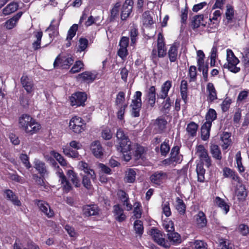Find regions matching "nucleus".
<instances>
[{
    "label": "nucleus",
    "instance_id": "nucleus-1",
    "mask_svg": "<svg viewBox=\"0 0 249 249\" xmlns=\"http://www.w3.org/2000/svg\"><path fill=\"white\" fill-rule=\"evenodd\" d=\"M20 127L26 133L33 134L36 133L41 128L40 124L31 116L23 114L19 118Z\"/></svg>",
    "mask_w": 249,
    "mask_h": 249
},
{
    "label": "nucleus",
    "instance_id": "nucleus-2",
    "mask_svg": "<svg viewBox=\"0 0 249 249\" xmlns=\"http://www.w3.org/2000/svg\"><path fill=\"white\" fill-rule=\"evenodd\" d=\"M226 52L227 62L224 64L223 68L234 73L239 72L241 70L240 68L237 66L240 62L239 59L234 55L231 50L228 49Z\"/></svg>",
    "mask_w": 249,
    "mask_h": 249
},
{
    "label": "nucleus",
    "instance_id": "nucleus-3",
    "mask_svg": "<svg viewBox=\"0 0 249 249\" xmlns=\"http://www.w3.org/2000/svg\"><path fill=\"white\" fill-rule=\"evenodd\" d=\"M157 49L154 48L151 52V59L153 62L156 63L157 58L164 57L166 54V49L164 42V39L161 34L159 33L158 36Z\"/></svg>",
    "mask_w": 249,
    "mask_h": 249
},
{
    "label": "nucleus",
    "instance_id": "nucleus-4",
    "mask_svg": "<svg viewBox=\"0 0 249 249\" xmlns=\"http://www.w3.org/2000/svg\"><path fill=\"white\" fill-rule=\"evenodd\" d=\"M149 234L159 245L166 249L170 247V243L165 239V234L159 229L152 228L149 231Z\"/></svg>",
    "mask_w": 249,
    "mask_h": 249
},
{
    "label": "nucleus",
    "instance_id": "nucleus-5",
    "mask_svg": "<svg viewBox=\"0 0 249 249\" xmlns=\"http://www.w3.org/2000/svg\"><path fill=\"white\" fill-rule=\"evenodd\" d=\"M131 142L130 140H122L117 145V150L121 152L124 156V160L128 161L131 159Z\"/></svg>",
    "mask_w": 249,
    "mask_h": 249
},
{
    "label": "nucleus",
    "instance_id": "nucleus-6",
    "mask_svg": "<svg viewBox=\"0 0 249 249\" xmlns=\"http://www.w3.org/2000/svg\"><path fill=\"white\" fill-rule=\"evenodd\" d=\"M69 127L74 133L79 134L85 130L86 124L81 118L74 116L70 120Z\"/></svg>",
    "mask_w": 249,
    "mask_h": 249
},
{
    "label": "nucleus",
    "instance_id": "nucleus-7",
    "mask_svg": "<svg viewBox=\"0 0 249 249\" xmlns=\"http://www.w3.org/2000/svg\"><path fill=\"white\" fill-rule=\"evenodd\" d=\"M87 94L83 92H77L71 95L70 98L71 105L72 106H83L87 100Z\"/></svg>",
    "mask_w": 249,
    "mask_h": 249
},
{
    "label": "nucleus",
    "instance_id": "nucleus-8",
    "mask_svg": "<svg viewBox=\"0 0 249 249\" xmlns=\"http://www.w3.org/2000/svg\"><path fill=\"white\" fill-rule=\"evenodd\" d=\"M73 62L74 59L71 56H68L60 57V55H58L53 63V67L54 68H56L60 65L62 69H68L73 64Z\"/></svg>",
    "mask_w": 249,
    "mask_h": 249
},
{
    "label": "nucleus",
    "instance_id": "nucleus-9",
    "mask_svg": "<svg viewBox=\"0 0 249 249\" xmlns=\"http://www.w3.org/2000/svg\"><path fill=\"white\" fill-rule=\"evenodd\" d=\"M150 178L153 183L160 185L167 179L168 174L162 171H158L153 173Z\"/></svg>",
    "mask_w": 249,
    "mask_h": 249
},
{
    "label": "nucleus",
    "instance_id": "nucleus-10",
    "mask_svg": "<svg viewBox=\"0 0 249 249\" xmlns=\"http://www.w3.org/2000/svg\"><path fill=\"white\" fill-rule=\"evenodd\" d=\"M133 1L132 0H126L123 5L121 13V18L124 20L130 16L132 12Z\"/></svg>",
    "mask_w": 249,
    "mask_h": 249
},
{
    "label": "nucleus",
    "instance_id": "nucleus-11",
    "mask_svg": "<svg viewBox=\"0 0 249 249\" xmlns=\"http://www.w3.org/2000/svg\"><path fill=\"white\" fill-rule=\"evenodd\" d=\"M37 205L39 210L48 218H51L54 215V212L48 203L43 201L38 200Z\"/></svg>",
    "mask_w": 249,
    "mask_h": 249
},
{
    "label": "nucleus",
    "instance_id": "nucleus-12",
    "mask_svg": "<svg viewBox=\"0 0 249 249\" xmlns=\"http://www.w3.org/2000/svg\"><path fill=\"white\" fill-rule=\"evenodd\" d=\"M113 213L115 219L119 222H122L126 219V215L124 209L120 205L116 204L113 206Z\"/></svg>",
    "mask_w": 249,
    "mask_h": 249
},
{
    "label": "nucleus",
    "instance_id": "nucleus-13",
    "mask_svg": "<svg viewBox=\"0 0 249 249\" xmlns=\"http://www.w3.org/2000/svg\"><path fill=\"white\" fill-rule=\"evenodd\" d=\"M167 121L161 117L157 118L154 122V130L157 133H161L166 128Z\"/></svg>",
    "mask_w": 249,
    "mask_h": 249
},
{
    "label": "nucleus",
    "instance_id": "nucleus-14",
    "mask_svg": "<svg viewBox=\"0 0 249 249\" xmlns=\"http://www.w3.org/2000/svg\"><path fill=\"white\" fill-rule=\"evenodd\" d=\"M22 14V12H18L4 23V27L8 30H11L15 27Z\"/></svg>",
    "mask_w": 249,
    "mask_h": 249
},
{
    "label": "nucleus",
    "instance_id": "nucleus-15",
    "mask_svg": "<svg viewBox=\"0 0 249 249\" xmlns=\"http://www.w3.org/2000/svg\"><path fill=\"white\" fill-rule=\"evenodd\" d=\"M20 81L22 87L27 93H31L34 90L33 82L27 75H22Z\"/></svg>",
    "mask_w": 249,
    "mask_h": 249
},
{
    "label": "nucleus",
    "instance_id": "nucleus-16",
    "mask_svg": "<svg viewBox=\"0 0 249 249\" xmlns=\"http://www.w3.org/2000/svg\"><path fill=\"white\" fill-rule=\"evenodd\" d=\"M117 196L123 205L126 206V210L130 211L132 209V206L129 202L128 195L126 192L120 190L117 192Z\"/></svg>",
    "mask_w": 249,
    "mask_h": 249
},
{
    "label": "nucleus",
    "instance_id": "nucleus-17",
    "mask_svg": "<svg viewBox=\"0 0 249 249\" xmlns=\"http://www.w3.org/2000/svg\"><path fill=\"white\" fill-rule=\"evenodd\" d=\"M91 150L93 154L97 158H100L103 155L104 149L99 141H94L91 143Z\"/></svg>",
    "mask_w": 249,
    "mask_h": 249
},
{
    "label": "nucleus",
    "instance_id": "nucleus-18",
    "mask_svg": "<svg viewBox=\"0 0 249 249\" xmlns=\"http://www.w3.org/2000/svg\"><path fill=\"white\" fill-rule=\"evenodd\" d=\"M97 77V73L95 72L86 71L80 74H79L77 77L82 79L83 81L88 82H93Z\"/></svg>",
    "mask_w": 249,
    "mask_h": 249
},
{
    "label": "nucleus",
    "instance_id": "nucleus-19",
    "mask_svg": "<svg viewBox=\"0 0 249 249\" xmlns=\"http://www.w3.org/2000/svg\"><path fill=\"white\" fill-rule=\"evenodd\" d=\"M206 90L208 92L207 99L208 101L213 102L217 99V91L212 83L209 82L207 84Z\"/></svg>",
    "mask_w": 249,
    "mask_h": 249
},
{
    "label": "nucleus",
    "instance_id": "nucleus-20",
    "mask_svg": "<svg viewBox=\"0 0 249 249\" xmlns=\"http://www.w3.org/2000/svg\"><path fill=\"white\" fill-rule=\"evenodd\" d=\"M34 167L42 177L48 174V171L45 163L42 161L35 159L34 161Z\"/></svg>",
    "mask_w": 249,
    "mask_h": 249
},
{
    "label": "nucleus",
    "instance_id": "nucleus-21",
    "mask_svg": "<svg viewBox=\"0 0 249 249\" xmlns=\"http://www.w3.org/2000/svg\"><path fill=\"white\" fill-rule=\"evenodd\" d=\"M195 217L196 224L198 228H202L206 226L207 220L205 213L202 211H199L196 215Z\"/></svg>",
    "mask_w": 249,
    "mask_h": 249
},
{
    "label": "nucleus",
    "instance_id": "nucleus-22",
    "mask_svg": "<svg viewBox=\"0 0 249 249\" xmlns=\"http://www.w3.org/2000/svg\"><path fill=\"white\" fill-rule=\"evenodd\" d=\"M83 213L87 216L97 215L99 213L98 207L96 205H86L83 209Z\"/></svg>",
    "mask_w": 249,
    "mask_h": 249
},
{
    "label": "nucleus",
    "instance_id": "nucleus-23",
    "mask_svg": "<svg viewBox=\"0 0 249 249\" xmlns=\"http://www.w3.org/2000/svg\"><path fill=\"white\" fill-rule=\"evenodd\" d=\"M170 158L176 164L181 162L182 160V157L179 154V148L178 146H174L172 148Z\"/></svg>",
    "mask_w": 249,
    "mask_h": 249
},
{
    "label": "nucleus",
    "instance_id": "nucleus-24",
    "mask_svg": "<svg viewBox=\"0 0 249 249\" xmlns=\"http://www.w3.org/2000/svg\"><path fill=\"white\" fill-rule=\"evenodd\" d=\"M214 204L226 214L230 210V206L224 201V200L219 196H216L214 201Z\"/></svg>",
    "mask_w": 249,
    "mask_h": 249
},
{
    "label": "nucleus",
    "instance_id": "nucleus-25",
    "mask_svg": "<svg viewBox=\"0 0 249 249\" xmlns=\"http://www.w3.org/2000/svg\"><path fill=\"white\" fill-rule=\"evenodd\" d=\"M4 193L7 199L10 200L14 205L18 206L21 205V202L12 190L9 189L5 190L4 191Z\"/></svg>",
    "mask_w": 249,
    "mask_h": 249
},
{
    "label": "nucleus",
    "instance_id": "nucleus-26",
    "mask_svg": "<svg viewBox=\"0 0 249 249\" xmlns=\"http://www.w3.org/2000/svg\"><path fill=\"white\" fill-rule=\"evenodd\" d=\"M234 15V10L233 8L230 5H227L226 11L225 13L226 18L227 19L226 24L227 25H228L230 28H231L232 27L231 23L232 22Z\"/></svg>",
    "mask_w": 249,
    "mask_h": 249
},
{
    "label": "nucleus",
    "instance_id": "nucleus-27",
    "mask_svg": "<svg viewBox=\"0 0 249 249\" xmlns=\"http://www.w3.org/2000/svg\"><path fill=\"white\" fill-rule=\"evenodd\" d=\"M78 167L80 170L83 171L88 176H90L92 179L94 180L96 176L94 171L89 167L87 163L82 161H80L78 163Z\"/></svg>",
    "mask_w": 249,
    "mask_h": 249
},
{
    "label": "nucleus",
    "instance_id": "nucleus-28",
    "mask_svg": "<svg viewBox=\"0 0 249 249\" xmlns=\"http://www.w3.org/2000/svg\"><path fill=\"white\" fill-rule=\"evenodd\" d=\"M142 93L141 91H137L135 92L134 99L132 100L131 106L132 109H141L142 107L141 96Z\"/></svg>",
    "mask_w": 249,
    "mask_h": 249
},
{
    "label": "nucleus",
    "instance_id": "nucleus-29",
    "mask_svg": "<svg viewBox=\"0 0 249 249\" xmlns=\"http://www.w3.org/2000/svg\"><path fill=\"white\" fill-rule=\"evenodd\" d=\"M180 91L181 98L186 104L188 100V83L187 81L182 80L181 81Z\"/></svg>",
    "mask_w": 249,
    "mask_h": 249
},
{
    "label": "nucleus",
    "instance_id": "nucleus-30",
    "mask_svg": "<svg viewBox=\"0 0 249 249\" xmlns=\"http://www.w3.org/2000/svg\"><path fill=\"white\" fill-rule=\"evenodd\" d=\"M18 2L14 1L10 2L3 9V14L5 16L10 15L16 11L18 9Z\"/></svg>",
    "mask_w": 249,
    "mask_h": 249
},
{
    "label": "nucleus",
    "instance_id": "nucleus-31",
    "mask_svg": "<svg viewBox=\"0 0 249 249\" xmlns=\"http://www.w3.org/2000/svg\"><path fill=\"white\" fill-rule=\"evenodd\" d=\"M168 239L173 245H178L181 243L182 240L180 235L177 232H172L167 234Z\"/></svg>",
    "mask_w": 249,
    "mask_h": 249
},
{
    "label": "nucleus",
    "instance_id": "nucleus-32",
    "mask_svg": "<svg viewBox=\"0 0 249 249\" xmlns=\"http://www.w3.org/2000/svg\"><path fill=\"white\" fill-rule=\"evenodd\" d=\"M176 45H172L168 52V55L171 62H175L177 60L178 51Z\"/></svg>",
    "mask_w": 249,
    "mask_h": 249
},
{
    "label": "nucleus",
    "instance_id": "nucleus-33",
    "mask_svg": "<svg viewBox=\"0 0 249 249\" xmlns=\"http://www.w3.org/2000/svg\"><path fill=\"white\" fill-rule=\"evenodd\" d=\"M211 126V123H205L201 126V138L203 140L206 141L209 138Z\"/></svg>",
    "mask_w": 249,
    "mask_h": 249
},
{
    "label": "nucleus",
    "instance_id": "nucleus-34",
    "mask_svg": "<svg viewBox=\"0 0 249 249\" xmlns=\"http://www.w3.org/2000/svg\"><path fill=\"white\" fill-rule=\"evenodd\" d=\"M173 101L171 100L169 97H167L165 100H164L161 105L160 111L164 114H167L169 113L172 105L173 104Z\"/></svg>",
    "mask_w": 249,
    "mask_h": 249
},
{
    "label": "nucleus",
    "instance_id": "nucleus-35",
    "mask_svg": "<svg viewBox=\"0 0 249 249\" xmlns=\"http://www.w3.org/2000/svg\"><path fill=\"white\" fill-rule=\"evenodd\" d=\"M148 104L153 107L156 101V89L154 86H151L148 90L147 94Z\"/></svg>",
    "mask_w": 249,
    "mask_h": 249
},
{
    "label": "nucleus",
    "instance_id": "nucleus-36",
    "mask_svg": "<svg viewBox=\"0 0 249 249\" xmlns=\"http://www.w3.org/2000/svg\"><path fill=\"white\" fill-rule=\"evenodd\" d=\"M231 134L228 132H223L221 136V140L222 142L221 144L223 149L225 150L228 148L231 143V139H230Z\"/></svg>",
    "mask_w": 249,
    "mask_h": 249
},
{
    "label": "nucleus",
    "instance_id": "nucleus-37",
    "mask_svg": "<svg viewBox=\"0 0 249 249\" xmlns=\"http://www.w3.org/2000/svg\"><path fill=\"white\" fill-rule=\"evenodd\" d=\"M142 22L145 27H149L154 23L152 17L149 11H145L142 15Z\"/></svg>",
    "mask_w": 249,
    "mask_h": 249
},
{
    "label": "nucleus",
    "instance_id": "nucleus-38",
    "mask_svg": "<svg viewBox=\"0 0 249 249\" xmlns=\"http://www.w3.org/2000/svg\"><path fill=\"white\" fill-rule=\"evenodd\" d=\"M136 172L134 169L129 168L125 172L124 181L128 183H133L136 179Z\"/></svg>",
    "mask_w": 249,
    "mask_h": 249
},
{
    "label": "nucleus",
    "instance_id": "nucleus-39",
    "mask_svg": "<svg viewBox=\"0 0 249 249\" xmlns=\"http://www.w3.org/2000/svg\"><path fill=\"white\" fill-rule=\"evenodd\" d=\"M210 152L213 158L218 160H221V152L217 145L214 144H211L210 146Z\"/></svg>",
    "mask_w": 249,
    "mask_h": 249
},
{
    "label": "nucleus",
    "instance_id": "nucleus-40",
    "mask_svg": "<svg viewBox=\"0 0 249 249\" xmlns=\"http://www.w3.org/2000/svg\"><path fill=\"white\" fill-rule=\"evenodd\" d=\"M198 128V125L194 122H190L187 125L186 131L191 137H195L196 135Z\"/></svg>",
    "mask_w": 249,
    "mask_h": 249
},
{
    "label": "nucleus",
    "instance_id": "nucleus-41",
    "mask_svg": "<svg viewBox=\"0 0 249 249\" xmlns=\"http://www.w3.org/2000/svg\"><path fill=\"white\" fill-rule=\"evenodd\" d=\"M196 171L197 175L198 181L199 182H203L205 179V170L203 168L202 164H197L196 168Z\"/></svg>",
    "mask_w": 249,
    "mask_h": 249
},
{
    "label": "nucleus",
    "instance_id": "nucleus-42",
    "mask_svg": "<svg viewBox=\"0 0 249 249\" xmlns=\"http://www.w3.org/2000/svg\"><path fill=\"white\" fill-rule=\"evenodd\" d=\"M122 5L121 2H116L110 10V19L114 20L119 16L120 7Z\"/></svg>",
    "mask_w": 249,
    "mask_h": 249
},
{
    "label": "nucleus",
    "instance_id": "nucleus-43",
    "mask_svg": "<svg viewBox=\"0 0 249 249\" xmlns=\"http://www.w3.org/2000/svg\"><path fill=\"white\" fill-rule=\"evenodd\" d=\"M176 208L180 214H184L186 211V206L183 201L179 197L176 198Z\"/></svg>",
    "mask_w": 249,
    "mask_h": 249
},
{
    "label": "nucleus",
    "instance_id": "nucleus-44",
    "mask_svg": "<svg viewBox=\"0 0 249 249\" xmlns=\"http://www.w3.org/2000/svg\"><path fill=\"white\" fill-rule=\"evenodd\" d=\"M196 154L199 158L200 160L205 158V156H207V154H208L207 150L201 144L196 146Z\"/></svg>",
    "mask_w": 249,
    "mask_h": 249
},
{
    "label": "nucleus",
    "instance_id": "nucleus-45",
    "mask_svg": "<svg viewBox=\"0 0 249 249\" xmlns=\"http://www.w3.org/2000/svg\"><path fill=\"white\" fill-rule=\"evenodd\" d=\"M68 175L69 179L72 182L73 185L76 187H78L80 186V183L77 174L74 173L72 170H69L68 172Z\"/></svg>",
    "mask_w": 249,
    "mask_h": 249
},
{
    "label": "nucleus",
    "instance_id": "nucleus-46",
    "mask_svg": "<svg viewBox=\"0 0 249 249\" xmlns=\"http://www.w3.org/2000/svg\"><path fill=\"white\" fill-rule=\"evenodd\" d=\"M236 193L238 197V199L240 200H245L247 196L246 190L245 187L243 186H240L237 189Z\"/></svg>",
    "mask_w": 249,
    "mask_h": 249
},
{
    "label": "nucleus",
    "instance_id": "nucleus-47",
    "mask_svg": "<svg viewBox=\"0 0 249 249\" xmlns=\"http://www.w3.org/2000/svg\"><path fill=\"white\" fill-rule=\"evenodd\" d=\"M203 19V15H197L194 17L193 20L192 22V26L193 29L197 28L201 25H204V24L201 23Z\"/></svg>",
    "mask_w": 249,
    "mask_h": 249
},
{
    "label": "nucleus",
    "instance_id": "nucleus-48",
    "mask_svg": "<svg viewBox=\"0 0 249 249\" xmlns=\"http://www.w3.org/2000/svg\"><path fill=\"white\" fill-rule=\"evenodd\" d=\"M50 154L58 161L61 166H65L67 165V161L59 153L54 151H51Z\"/></svg>",
    "mask_w": 249,
    "mask_h": 249
},
{
    "label": "nucleus",
    "instance_id": "nucleus-49",
    "mask_svg": "<svg viewBox=\"0 0 249 249\" xmlns=\"http://www.w3.org/2000/svg\"><path fill=\"white\" fill-rule=\"evenodd\" d=\"M134 228L137 234L140 236L142 234L143 232V226L142 221L136 220L134 223Z\"/></svg>",
    "mask_w": 249,
    "mask_h": 249
},
{
    "label": "nucleus",
    "instance_id": "nucleus-50",
    "mask_svg": "<svg viewBox=\"0 0 249 249\" xmlns=\"http://www.w3.org/2000/svg\"><path fill=\"white\" fill-rule=\"evenodd\" d=\"M217 114L214 109L210 108L208 110L206 115V119L207 121L205 123H210L212 124V122L216 119Z\"/></svg>",
    "mask_w": 249,
    "mask_h": 249
},
{
    "label": "nucleus",
    "instance_id": "nucleus-51",
    "mask_svg": "<svg viewBox=\"0 0 249 249\" xmlns=\"http://www.w3.org/2000/svg\"><path fill=\"white\" fill-rule=\"evenodd\" d=\"M170 146L169 144V140H165V141L161 144L160 153L163 156H166L170 150Z\"/></svg>",
    "mask_w": 249,
    "mask_h": 249
},
{
    "label": "nucleus",
    "instance_id": "nucleus-52",
    "mask_svg": "<svg viewBox=\"0 0 249 249\" xmlns=\"http://www.w3.org/2000/svg\"><path fill=\"white\" fill-rule=\"evenodd\" d=\"M78 25L76 24H74L71 27L68 31L67 39L71 40L75 36L76 33L78 30Z\"/></svg>",
    "mask_w": 249,
    "mask_h": 249
},
{
    "label": "nucleus",
    "instance_id": "nucleus-53",
    "mask_svg": "<svg viewBox=\"0 0 249 249\" xmlns=\"http://www.w3.org/2000/svg\"><path fill=\"white\" fill-rule=\"evenodd\" d=\"M42 35L43 34L42 32H37L36 33L35 36L36 38V40L33 43V47L35 50L40 48Z\"/></svg>",
    "mask_w": 249,
    "mask_h": 249
},
{
    "label": "nucleus",
    "instance_id": "nucleus-54",
    "mask_svg": "<svg viewBox=\"0 0 249 249\" xmlns=\"http://www.w3.org/2000/svg\"><path fill=\"white\" fill-rule=\"evenodd\" d=\"M84 64L83 62L80 60L76 61L73 67L71 69L70 72L72 73H75L79 72L83 69Z\"/></svg>",
    "mask_w": 249,
    "mask_h": 249
},
{
    "label": "nucleus",
    "instance_id": "nucleus-55",
    "mask_svg": "<svg viewBox=\"0 0 249 249\" xmlns=\"http://www.w3.org/2000/svg\"><path fill=\"white\" fill-rule=\"evenodd\" d=\"M144 152V149L143 147L140 145H136V148L134 153V157L136 160L143 158V155Z\"/></svg>",
    "mask_w": 249,
    "mask_h": 249
},
{
    "label": "nucleus",
    "instance_id": "nucleus-56",
    "mask_svg": "<svg viewBox=\"0 0 249 249\" xmlns=\"http://www.w3.org/2000/svg\"><path fill=\"white\" fill-rule=\"evenodd\" d=\"M188 75L190 78L189 81L194 82L196 80V68L194 66H191L189 70Z\"/></svg>",
    "mask_w": 249,
    "mask_h": 249
},
{
    "label": "nucleus",
    "instance_id": "nucleus-57",
    "mask_svg": "<svg viewBox=\"0 0 249 249\" xmlns=\"http://www.w3.org/2000/svg\"><path fill=\"white\" fill-rule=\"evenodd\" d=\"M220 249H234L233 245L231 244L229 240L221 239L220 242Z\"/></svg>",
    "mask_w": 249,
    "mask_h": 249
},
{
    "label": "nucleus",
    "instance_id": "nucleus-58",
    "mask_svg": "<svg viewBox=\"0 0 249 249\" xmlns=\"http://www.w3.org/2000/svg\"><path fill=\"white\" fill-rule=\"evenodd\" d=\"M134 216L136 218H140L142 216V211L141 210V205L139 202H135L134 204Z\"/></svg>",
    "mask_w": 249,
    "mask_h": 249
},
{
    "label": "nucleus",
    "instance_id": "nucleus-59",
    "mask_svg": "<svg viewBox=\"0 0 249 249\" xmlns=\"http://www.w3.org/2000/svg\"><path fill=\"white\" fill-rule=\"evenodd\" d=\"M236 160L237 166L238 168L239 171L240 173L244 172L245 171V168L242 163V158L240 151L238 152L236 154Z\"/></svg>",
    "mask_w": 249,
    "mask_h": 249
},
{
    "label": "nucleus",
    "instance_id": "nucleus-60",
    "mask_svg": "<svg viewBox=\"0 0 249 249\" xmlns=\"http://www.w3.org/2000/svg\"><path fill=\"white\" fill-rule=\"evenodd\" d=\"M63 152L66 156L69 157L75 158L78 156V153L76 151L72 150L68 147L63 148Z\"/></svg>",
    "mask_w": 249,
    "mask_h": 249
},
{
    "label": "nucleus",
    "instance_id": "nucleus-61",
    "mask_svg": "<svg viewBox=\"0 0 249 249\" xmlns=\"http://www.w3.org/2000/svg\"><path fill=\"white\" fill-rule=\"evenodd\" d=\"M116 137L117 140V143L122 140H129L128 136L124 133V131L121 128L117 129L116 133Z\"/></svg>",
    "mask_w": 249,
    "mask_h": 249
},
{
    "label": "nucleus",
    "instance_id": "nucleus-62",
    "mask_svg": "<svg viewBox=\"0 0 249 249\" xmlns=\"http://www.w3.org/2000/svg\"><path fill=\"white\" fill-rule=\"evenodd\" d=\"M125 100V94L124 92L120 91L118 93L117 95L116 99V104L118 107H120L123 106V104L124 103Z\"/></svg>",
    "mask_w": 249,
    "mask_h": 249
},
{
    "label": "nucleus",
    "instance_id": "nucleus-63",
    "mask_svg": "<svg viewBox=\"0 0 249 249\" xmlns=\"http://www.w3.org/2000/svg\"><path fill=\"white\" fill-rule=\"evenodd\" d=\"M163 226L165 230L169 233L172 232L175 230L174 224L171 220L164 221Z\"/></svg>",
    "mask_w": 249,
    "mask_h": 249
},
{
    "label": "nucleus",
    "instance_id": "nucleus-64",
    "mask_svg": "<svg viewBox=\"0 0 249 249\" xmlns=\"http://www.w3.org/2000/svg\"><path fill=\"white\" fill-rule=\"evenodd\" d=\"M194 245L195 249H207V244L202 240H196Z\"/></svg>",
    "mask_w": 249,
    "mask_h": 249
}]
</instances>
